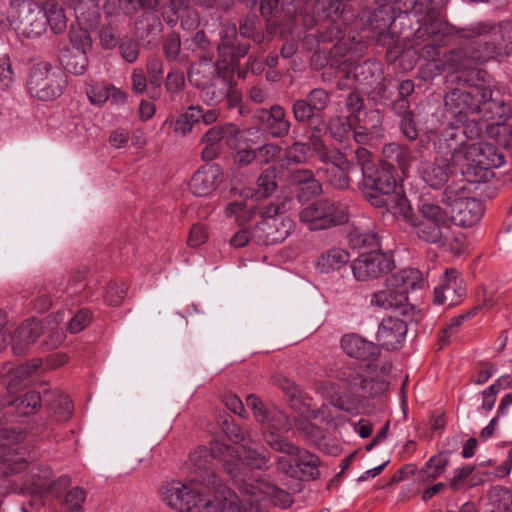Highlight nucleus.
Here are the masks:
<instances>
[{"label": "nucleus", "instance_id": "obj_1", "mask_svg": "<svg viewBox=\"0 0 512 512\" xmlns=\"http://www.w3.org/2000/svg\"><path fill=\"white\" fill-rule=\"evenodd\" d=\"M456 34L470 42L444 54V63L451 73L473 76L485 82L486 72L477 66L498 56L512 53V22H477L459 28Z\"/></svg>", "mask_w": 512, "mask_h": 512}, {"label": "nucleus", "instance_id": "obj_2", "mask_svg": "<svg viewBox=\"0 0 512 512\" xmlns=\"http://www.w3.org/2000/svg\"><path fill=\"white\" fill-rule=\"evenodd\" d=\"M456 34L470 42L444 54V63L451 73L473 76L485 82L486 72L477 66L498 56L512 53V22H477L459 28Z\"/></svg>", "mask_w": 512, "mask_h": 512}, {"label": "nucleus", "instance_id": "obj_3", "mask_svg": "<svg viewBox=\"0 0 512 512\" xmlns=\"http://www.w3.org/2000/svg\"><path fill=\"white\" fill-rule=\"evenodd\" d=\"M264 441L271 449L292 457L291 460L279 457L276 461L278 470L288 476L302 480L318 478L320 474L318 456L301 449L284 436L273 432H265Z\"/></svg>", "mask_w": 512, "mask_h": 512}, {"label": "nucleus", "instance_id": "obj_4", "mask_svg": "<svg viewBox=\"0 0 512 512\" xmlns=\"http://www.w3.org/2000/svg\"><path fill=\"white\" fill-rule=\"evenodd\" d=\"M504 164V156L493 144L474 142L466 151L455 153V167H460L462 176L470 183L487 182L494 175L493 169Z\"/></svg>", "mask_w": 512, "mask_h": 512}, {"label": "nucleus", "instance_id": "obj_5", "mask_svg": "<svg viewBox=\"0 0 512 512\" xmlns=\"http://www.w3.org/2000/svg\"><path fill=\"white\" fill-rule=\"evenodd\" d=\"M467 82L463 88L450 91L445 96V107L455 123L465 124L468 117L482 112L483 102L491 96V90L485 82H479L473 76L462 74Z\"/></svg>", "mask_w": 512, "mask_h": 512}, {"label": "nucleus", "instance_id": "obj_6", "mask_svg": "<svg viewBox=\"0 0 512 512\" xmlns=\"http://www.w3.org/2000/svg\"><path fill=\"white\" fill-rule=\"evenodd\" d=\"M160 499L168 507L177 512H205L204 506L214 500L221 501L224 498V489L217 492L200 491L192 481L184 483L179 480L167 482L160 488Z\"/></svg>", "mask_w": 512, "mask_h": 512}, {"label": "nucleus", "instance_id": "obj_7", "mask_svg": "<svg viewBox=\"0 0 512 512\" xmlns=\"http://www.w3.org/2000/svg\"><path fill=\"white\" fill-rule=\"evenodd\" d=\"M428 287V280L416 268L399 270L386 278V304L401 316H414L415 308L408 301V292Z\"/></svg>", "mask_w": 512, "mask_h": 512}, {"label": "nucleus", "instance_id": "obj_8", "mask_svg": "<svg viewBox=\"0 0 512 512\" xmlns=\"http://www.w3.org/2000/svg\"><path fill=\"white\" fill-rule=\"evenodd\" d=\"M233 451L222 443L215 442L210 449L198 447L190 454V470L195 477L193 482L206 486L212 492L228 489L222 485L221 479L213 470L214 461H221L227 457H233Z\"/></svg>", "mask_w": 512, "mask_h": 512}, {"label": "nucleus", "instance_id": "obj_9", "mask_svg": "<svg viewBox=\"0 0 512 512\" xmlns=\"http://www.w3.org/2000/svg\"><path fill=\"white\" fill-rule=\"evenodd\" d=\"M463 180L450 184L444 191V202L450 208V222L463 227H471L483 216L484 207L480 200L469 195Z\"/></svg>", "mask_w": 512, "mask_h": 512}, {"label": "nucleus", "instance_id": "obj_10", "mask_svg": "<svg viewBox=\"0 0 512 512\" xmlns=\"http://www.w3.org/2000/svg\"><path fill=\"white\" fill-rule=\"evenodd\" d=\"M67 83V76L61 68L41 61L32 66L27 88L31 96L49 101L60 97Z\"/></svg>", "mask_w": 512, "mask_h": 512}, {"label": "nucleus", "instance_id": "obj_11", "mask_svg": "<svg viewBox=\"0 0 512 512\" xmlns=\"http://www.w3.org/2000/svg\"><path fill=\"white\" fill-rule=\"evenodd\" d=\"M233 451V457H227L223 460V467L228 475L238 486L244 483L256 485L257 480H253L250 475L251 469L266 470L269 467V458L255 449L241 446L239 448L229 447Z\"/></svg>", "mask_w": 512, "mask_h": 512}, {"label": "nucleus", "instance_id": "obj_12", "mask_svg": "<svg viewBox=\"0 0 512 512\" xmlns=\"http://www.w3.org/2000/svg\"><path fill=\"white\" fill-rule=\"evenodd\" d=\"M420 212L423 220L416 226L419 239L431 244L446 245L450 226L447 213L434 203H423Z\"/></svg>", "mask_w": 512, "mask_h": 512}, {"label": "nucleus", "instance_id": "obj_13", "mask_svg": "<svg viewBox=\"0 0 512 512\" xmlns=\"http://www.w3.org/2000/svg\"><path fill=\"white\" fill-rule=\"evenodd\" d=\"M233 67L226 60L213 62L212 56H203L196 63H193L188 71L190 83L200 89L210 86L217 75L222 84L228 89L231 88Z\"/></svg>", "mask_w": 512, "mask_h": 512}, {"label": "nucleus", "instance_id": "obj_14", "mask_svg": "<svg viewBox=\"0 0 512 512\" xmlns=\"http://www.w3.org/2000/svg\"><path fill=\"white\" fill-rule=\"evenodd\" d=\"M466 295V287L459 271L446 269L434 288V303L448 307L460 304Z\"/></svg>", "mask_w": 512, "mask_h": 512}, {"label": "nucleus", "instance_id": "obj_15", "mask_svg": "<svg viewBox=\"0 0 512 512\" xmlns=\"http://www.w3.org/2000/svg\"><path fill=\"white\" fill-rule=\"evenodd\" d=\"M239 132V128L233 123L211 127L201 139L205 145L201 152V158L204 161L214 160L220 153L223 140L230 148L235 147Z\"/></svg>", "mask_w": 512, "mask_h": 512}, {"label": "nucleus", "instance_id": "obj_16", "mask_svg": "<svg viewBox=\"0 0 512 512\" xmlns=\"http://www.w3.org/2000/svg\"><path fill=\"white\" fill-rule=\"evenodd\" d=\"M340 347L350 358L362 362L376 361L381 355V347L357 333H347L341 337Z\"/></svg>", "mask_w": 512, "mask_h": 512}, {"label": "nucleus", "instance_id": "obj_17", "mask_svg": "<svg viewBox=\"0 0 512 512\" xmlns=\"http://www.w3.org/2000/svg\"><path fill=\"white\" fill-rule=\"evenodd\" d=\"M240 493L243 496H252L256 501L271 500L275 505L283 508L292 504L291 495L276 487L267 481H256V485L252 483H244L240 486Z\"/></svg>", "mask_w": 512, "mask_h": 512}, {"label": "nucleus", "instance_id": "obj_18", "mask_svg": "<svg viewBox=\"0 0 512 512\" xmlns=\"http://www.w3.org/2000/svg\"><path fill=\"white\" fill-rule=\"evenodd\" d=\"M294 222L288 217L279 219L261 220L257 224V237L265 245H273L283 242L293 231Z\"/></svg>", "mask_w": 512, "mask_h": 512}, {"label": "nucleus", "instance_id": "obj_19", "mask_svg": "<svg viewBox=\"0 0 512 512\" xmlns=\"http://www.w3.org/2000/svg\"><path fill=\"white\" fill-rule=\"evenodd\" d=\"M414 316H401L386 304V350H398L404 346L408 331V322Z\"/></svg>", "mask_w": 512, "mask_h": 512}, {"label": "nucleus", "instance_id": "obj_20", "mask_svg": "<svg viewBox=\"0 0 512 512\" xmlns=\"http://www.w3.org/2000/svg\"><path fill=\"white\" fill-rule=\"evenodd\" d=\"M26 482L39 493L55 492L57 486L67 487L70 478L62 476L57 481L53 480V471L47 465H35L26 475Z\"/></svg>", "mask_w": 512, "mask_h": 512}, {"label": "nucleus", "instance_id": "obj_21", "mask_svg": "<svg viewBox=\"0 0 512 512\" xmlns=\"http://www.w3.org/2000/svg\"><path fill=\"white\" fill-rule=\"evenodd\" d=\"M462 125L451 123L441 132L437 142H435L438 153L443 155L450 154V161L453 166H455V153L466 151V147L469 145L464 142L465 130Z\"/></svg>", "mask_w": 512, "mask_h": 512}, {"label": "nucleus", "instance_id": "obj_22", "mask_svg": "<svg viewBox=\"0 0 512 512\" xmlns=\"http://www.w3.org/2000/svg\"><path fill=\"white\" fill-rule=\"evenodd\" d=\"M254 118L264 125L273 137H284L289 133L291 124L280 105H273L270 109H258Z\"/></svg>", "mask_w": 512, "mask_h": 512}, {"label": "nucleus", "instance_id": "obj_23", "mask_svg": "<svg viewBox=\"0 0 512 512\" xmlns=\"http://www.w3.org/2000/svg\"><path fill=\"white\" fill-rule=\"evenodd\" d=\"M383 262L381 251L363 253L352 263L353 274L360 281L378 278L383 272Z\"/></svg>", "mask_w": 512, "mask_h": 512}, {"label": "nucleus", "instance_id": "obj_24", "mask_svg": "<svg viewBox=\"0 0 512 512\" xmlns=\"http://www.w3.org/2000/svg\"><path fill=\"white\" fill-rule=\"evenodd\" d=\"M220 181L221 172L218 166H204L193 174L189 187L195 196L204 197L211 194Z\"/></svg>", "mask_w": 512, "mask_h": 512}, {"label": "nucleus", "instance_id": "obj_25", "mask_svg": "<svg viewBox=\"0 0 512 512\" xmlns=\"http://www.w3.org/2000/svg\"><path fill=\"white\" fill-rule=\"evenodd\" d=\"M380 170L369 172L366 167V175H363L360 186L363 197L374 207H384V168L380 161Z\"/></svg>", "mask_w": 512, "mask_h": 512}, {"label": "nucleus", "instance_id": "obj_26", "mask_svg": "<svg viewBox=\"0 0 512 512\" xmlns=\"http://www.w3.org/2000/svg\"><path fill=\"white\" fill-rule=\"evenodd\" d=\"M26 431L21 427L0 428V454L10 458V462L18 455L25 458V450L19 446L26 438Z\"/></svg>", "mask_w": 512, "mask_h": 512}, {"label": "nucleus", "instance_id": "obj_27", "mask_svg": "<svg viewBox=\"0 0 512 512\" xmlns=\"http://www.w3.org/2000/svg\"><path fill=\"white\" fill-rule=\"evenodd\" d=\"M86 93L90 102L96 106H102L107 101L122 105L127 100L126 92L106 82L91 84Z\"/></svg>", "mask_w": 512, "mask_h": 512}, {"label": "nucleus", "instance_id": "obj_28", "mask_svg": "<svg viewBox=\"0 0 512 512\" xmlns=\"http://www.w3.org/2000/svg\"><path fill=\"white\" fill-rule=\"evenodd\" d=\"M42 333L41 324L35 319H28L23 322L13 335V351L15 354H22L26 347L35 343Z\"/></svg>", "mask_w": 512, "mask_h": 512}, {"label": "nucleus", "instance_id": "obj_29", "mask_svg": "<svg viewBox=\"0 0 512 512\" xmlns=\"http://www.w3.org/2000/svg\"><path fill=\"white\" fill-rule=\"evenodd\" d=\"M424 13L426 14V19L422 24V30L430 38L439 42H445L446 38L456 34V31L459 29L453 28L447 21L438 17L437 11L434 13Z\"/></svg>", "mask_w": 512, "mask_h": 512}, {"label": "nucleus", "instance_id": "obj_30", "mask_svg": "<svg viewBox=\"0 0 512 512\" xmlns=\"http://www.w3.org/2000/svg\"><path fill=\"white\" fill-rule=\"evenodd\" d=\"M322 200H317L304 207L299 213L300 222L307 226L310 231L327 230Z\"/></svg>", "mask_w": 512, "mask_h": 512}, {"label": "nucleus", "instance_id": "obj_31", "mask_svg": "<svg viewBox=\"0 0 512 512\" xmlns=\"http://www.w3.org/2000/svg\"><path fill=\"white\" fill-rule=\"evenodd\" d=\"M386 210L395 218L402 217L408 220L411 217V207L404 195L403 189L395 183L392 193L386 190Z\"/></svg>", "mask_w": 512, "mask_h": 512}, {"label": "nucleus", "instance_id": "obj_32", "mask_svg": "<svg viewBox=\"0 0 512 512\" xmlns=\"http://www.w3.org/2000/svg\"><path fill=\"white\" fill-rule=\"evenodd\" d=\"M448 161V159H441L424 165L421 171L423 180L434 188L442 186L448 180L450 172Z\"/></svg>", "mask_w": 512, "mask_h": 512}, {"label": "nucleus", "instance_id": "obj_33", "mask_svg": "<svg viewBox=\"0 0 512 512\" xmlns=\"http://www.w3.org/2000/svg\"><path fill=\"white\" fill-rule=\"evenodd\" d=\"M450 462L449 454L441 452L432 456L419 470L417 478L421 482H428L440 477Z\"/></svg>", "mask_w": 512, "mask_h": 512}, {"label": "nucleus", "instance_id": "obj_34", "mask_svg": "<svg viewBox=\"0 0 512 512\" xmlns=\"http://www.w3.org/2000/svg\"><path fill=\"white\" fill-rule=\"evenodd\" d=\"M321 200L328 229L348 222L350 213L346 203L331 199Z\"/></svg>", "mask_w": 512, "mask_h": 512}, {"label": "nucleus", "instance_id": "obj_35", "mask_svg": "<svg viewBox=\"0 0 512 512\" xmlns=\"http://www.w3.org/2000/svg\"><path fill=\"white\" fill-rule=\"evenodd\" d=\"M7 405L18 416H29L36 413L41 407V396L37 391H29L15 399L7 400Z\"/></svg>", "mask_w": 512, "mask_h": 512}, {"label": "nucleus", "instance_id": "obj_36", "mask_svg": "<svg viewBox=\"0 0 512 512\" xmlns=\"http://www.w3.org/2000/svg\"><path fill=\"white\" fill-rule=\"evenodd\" d=\"M311 143L317 152L320 160L324 163H331V169H350V163L346 156L338 149L328 150L318 137H311Z\"/></svg>", "mask_w": 512, "mask_h": 512}, {"label": "nucleus", "instance_id": "obj_37", "mask_svg": "<svg viewBox=\"0 0 512 512\" xmlns=\"http://www.w3.org/2000/svg\"><path fill=\"white\" fill-rule=\"evenodd\" d=\"M349 245L353 249L371 251H381V239L377 233L361 232L358 228H353L348 235Z\"/></svg>", "mask_w": 512, "mask_h": 512}, {"label": "nucleus", "instance_id": "obj_38", "mask_svg": "<svg viewBox=\"0 0 512 512\" xmlns=\"http://www.w3.org/2000/svg\"><path fill=\"white\" fill-rule=\"evenodd\" d=\"M481 118L499 124L510 115V108L502 101L492 99V95L483 102Z\"/></svg>", "mask_w": 512, "mask_h": 512}, {"label": "nucleus", "instance_id": "obj_39", "mask_svg": "<svg viewBox=\"0 0 512 512\" xmlns=\"http://www.w3.org/2000/svg\"><path fill=\"white\" fill-rule=\"evenodd\" d=\"M265 416L263 420L258 421L265 426L263 434L265 432L279 434V432H288L291 429L290 420L282 411L277 409L267 410Z\"/></svg>", "mask_w": 512, "mask_h": 512}, {"label": "nucleus", "instance_id": "obj_40", "mask_svg": "<svg viewBox=\"0 0 512 512\" xmlns=\"http://www.w3.org/2000/svg\"><path fill=\"white\" fill-rule=\"evenodd\" d=\"M473 315V313L468 312L451 318L442 329L438 340L439 347L444 348L445 346L451 344L457 338L462 324L466 320L471 319Z\"/></svg>", "mask_w": 512, "mask_h": 512}, {"label": "nucleus", "instance_id": "obj_41", "mask_svg": "<svg viewBox=\"0 0 512 512\" xmlns=\"http://www.w3.org/2000/svg\"><path fill=\"white\" fill-rule=\"evenodd\" d=\"M349 260L350 255L346 250L332 248L320 256L318 266L322 271L335 270L347 264Z\"/></svg>", "mask_w": 512, "mask_h": 512}, {"label": "nucleus", "instance_id": "obj_42", "mask_svg": "<svg viewBox=\"0 0 512 512\" xmlns=\"http://www.w3.org/2000/svg\"><path fill=\"white\" fill-rule=\"evenodd\" d=\"M276 188V169L275 167H268L257 179V190L255 191V196L259 199L267 198L276 190Z\"/></svg>", "mask_w": 512, "mask_h": 512}, {"label": "nucleus", "instance_id": "obj_43", "mask_svg": "<svg viewBox=\"0 0 512 512\" xmlns=\"http://www.w3.org/2000/svg\"><path fill=\"white\" fill-rule=\"evenodd\" d=\"M45 16L50 29L55 34L63 33L67 28V18L63 8L56 4H48Z\"/></svg>", "mask_w": 512, "mask_h": 512}, {"label": "nucleus", "instance_id": "obj_44", "mask_svg": "<svg viewBox=\"0 0 512 512\" xmlns=\"http://www.w3.org/2000/svg\"><path fill=\"white\" fill-rule=\"evenodd\" d=\"M288 203V198H277L275 201L257 207L254 211L255 214H259L262 220L279 219L288 210Z\"/></svg>", "mask_w": 512, "mask_h": 512}, {"label": "nucleus", "instance_id": "obj_45", "mask_svg": "<svg viewBox=\"0 0 512 512\" xmlns=\"http://www.w3.org/2000/svg\"><path fill=\"white\" fill-rule=\"evenodd\" d=\"M336 378L347 385L350 389L367 387L368 379L360 375L351 367H343L337 371Z\"/></svg>", "mask_w": 512, "mask_h": 512}, {"label": "nucleus", "instance_id": "obj_46", "mask_svg": "<svg viewBox=\"0 0 512 512\" xmlns=\"http://www.w3.org/2000/svg\"><path fill=\"white\" fill-rule=\"evenodd\" d=\"M328 128L330 135L335 140L341 142L347 138L349 132L352 129V124L349 118L334 116L330 119Z\"/></svg>", "mask_w": 512, "mask_h": 512}, {"label": "nucleus", "instance_id": "obj_47", "mask_svg": "<svg viewBox=\"0 0 512 512\" xmlns=\"http://www.w3.org/2000/svg\"><path fill=\"white\" fill-rule=\"evenodd\" d=\"M127 284L111 282L105 291L104 300L110 306H119L127 294Z\"/></svg>", "mask_w": 512, "mask_h": 512}, {"label": "nucleus", "instance_id": "obj_48", "mask_svg": "<svg viewBox=\"0 0 512 512\" xmlns=\"http://www.w3.org/2000/svg\"><path fill=\"white\" fill-rule=\"evenodd\" d=\"M259 20L256 15H248L239 26V33L244 38H252L255 42L261 43L264 38V35L258 32Z\"/></svg>", "mask_w": 512, "mask_h": 512}, {"label": "nucleus", "instance_id": "obj_49", "mask_svg": "<svg viewBox=\"0 0 512 512\" xmlns=\"http://www.w3.org/2000/svg\"><path fill=\"white\" fill-rule=\"evenodd\" d=\"M27 467V460L23 455H18L13 462H10L9 457H2L0 454V475L12 476L25 470Z\"/></svg>", "mask_w": 512, "mask_h": 512}, {"label": "nucleus", "instance_id": "obj_50", "mask_svg": "<svg viewBox=\"0 0 512 512\" xmlns=\"http://www.w3.org/2000/svg\"><path fill=\"white\" fill-rule=\"evenodd\" d=\"M422 56L427 58L430 63L429 66L433 67L431 68V71H433V75H440L444 71L451 72L444 63V58L441 61H437V57L439 56V47L427 44L422 48Z\"/></svg>", "mask_w": 512, "mask_h": 512}, {"label": "nucleus", "instance_id": "obj_51", "mask_svg": "<svg viewBox=\"0 0 512 512\" xmlns=\"http://www.w3.org/2000/svg\"><path fill=\"white\" fill-rule=\"evenodd\" d=\"M225 214L227 217H236L239 223H243L250 220L255 211L253 208H247L244 202H232L227 205Z\"/></svg>", "mask_w": 512, "mask_h": 512}, {"label": "nucleus", "instance_id": "obj_52", "mask_svg": "<svg viewBox=\"0 0 512 512\" xmlns=\"http://www.w3.org/2000/svg\"><path fill=\"white\" fill-rule=\"evenodd\" d=\"M41 361L38 359L32 360L30 363L19 365L14 371V378L10 382V386L18 384H26L28 378L36 372L40 367Z\"/></svg>", "mask_w": 512, "mask_h": 512}, {"label": "nucleus", "instance_id": "obj_53", "mask_svg": "<svg viewBox=\"0 0 512 512\" xmlns=\"http://www.w3.org/2000/svg\"><path fill=\"white\" fill-rule=\"evenodd\" d=\"M93 314L89 309L79 310L69 321L68 331L76 334L84 330L92 321Z\"/></svg>", "mask_w": 512, "mask_h": 512}, {"label": "nucleus", "instance_id": "obj_54", "mask_svg": "<svg viewBox=\"0 0 512 512\" xmlns=\"http://www.w3.org/2000/svg\"><path fill=\"white\" fill-rule=\"evenodd\" d=\"M293 116L296 121L300 123L309 122L315 114V111L310 106L306 99H298L293 103L292 106Z\"/></svg>", "mask_w": 512, "mask_h": 512}, {"label": "nucleus", "instance_id": "obj_55", "mask_svg": "<svg viewBox=\"0 0 512 512\" xmlns=\"http://www.w3.org/2000/svg\"><path fill=\"white\" fill-rule=\"evenodd\" d=\"M86 499V491L81 487L72 488L65 496L68 512H83L82 504Z\"/></svg>", "mask_w": 512, "mask_h": 512}, {"label": "nucleus", "instance_id": "obj_56", "mask_svg": "<svg viewBox=\"0 0 512 512\" xmlns=\"http://www.w3.org/2000/svg\"><path fill=\"white\" fill-rule=\"evenodd\" d=\"M350 169H328L326 171L327 179L337 189H347L350 186V178L348 172Z\"/></svg>", "mask_w": 512, "mask_h": 512}, {"label": "nucleus", "instance_id": "obj_57", "mask_svg": "<svg viewBox=\"0 0 512 512\" xmlns=\"http://www.w3.org/2000/svg\"><path fill=\"white\" fill-rule=\"evenodd\" d=\"M314 111H322L327 108L330 102V95L321 88L313 89L306 99Z\"/></svg>", "mask_w": 512, "mask_h": 512}, {"label": "nucleus", "instance_id": "obj_58", "mask_svg": "<svg viewBox=\"0 0 512 512\" xmlns=\"http://www.w3.org/2000/svg\"><path fill=\"white\" fill-rule=\"evenodd\" d=\"M184 85L185 77L183 72H181L180 70H172L168 73L165 87L172 98H174L183 90Z\"/></svg>", "mask_w": 512, "mask_h": 512}, {"label": "nucleus", "instance_id": "obj_59", "mask_svg": "<svg viewBox=\"0 0 512 512\" xmlns=\"http://www.w3.org/2000/svg\"><path fill=\"white\" fill-rule=\"evenodd\" d=\"M310 153V146L305 143L295 142L286 151V157L290 162L303 163L305 162Z\"/></svg>", "mask_w": 512, "mask_h": 512}, {"label": "nucleus", "instance_id": "obj_60", "mask_svg": "<svg viewBox=\"0 0 512 512\" xmlns=\"http://www.w3.org/2000/svg\"><path fill=\"white\" fill-rule=\"evenodd\" d=\"M70 41L78 53H87L92 46V40L85 30L73 31L70 35Z\"/></svg>", "mask_w": 512, "mask_h": 512}, {"label": "nucleus", "instance_id": "obj_61", "mask_svg": "<svg viewBox=\"0 0 512 512\" xmlns=\"http://www.w3.org/2000/svg\"><path fill=\"white\" fill-rule=\"evenodd\" d=\"M88 66V59L85 53H78L71 55L66 62V68L69 72L75 75H82Z\"/></svg>", "mask_w": 512, "mask_h": 512}, {"label": "nucleus", "instance_id": "obj_62", "mask_svg": "<svg viewBox=\"0 0 512 512\" xmlns=\"http://www.w3.org/2000/svg\"><path fill=\"white\" fill-rule=\"evenodd\" d=\"M322 193V185L321 183L314 178V176L305 182L298 189V198L299 200H308L313 196L320 195Z\"/></svg>", "mask_w": 512, "mask_h": 512}, {"label": "nucleus", "instance_id": "obj_63", "mask_svg": "<svg viewBox=\"0 0 512 512\" xmlns=\"http://www.w3.org/2000/svg\"><path fill=\"white\" fill-rule=\"evenodd\" d=\"M150 83L156 88L160 87L163 77V63L158 58H152L147 63Z\"/></svg>", "mask_w": 512, "mask_h": 512}, {"label": "nucleus", "instance_id": "obj_64", "mask_svg": "<svg viewBox=\"0 0 512 512\" xmlns=\"http://www.w3.org/2000/svg\"><path fill=\"white\" fill-rule=\"evenodd\" d=\"M331 403L339 410L354 414L358 411V402L350 396H336L331 399Z\"/></svg>", "mask_w": 512, "mask_h": 512}]
</instances>
